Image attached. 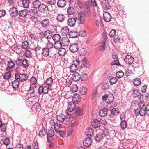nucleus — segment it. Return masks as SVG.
I'll return each mask as SVG.
<instances>
[{
  "instance_id": "1",
  "label": "nucleus",
  "mask_w": 149,
  "mask_h": 149,
  "mask_svg": "<svg viewBox=\"0 0 149 149\" xmlns=\"http://www.w3.org/2000/svg\"><path fill=\"white\" fill-rule=\"evenodd\" d=\"M140 110L137 109L135 110V113L136 115L139 114L141 116H145L147 113V111H149V103L146 104L144 108H140Z\"/></svg>"
},
{
  "instance_id": "25",
  "label": "nucleus",
  "mask_w": 149,
  "mask_h": 149,
  "mask_svg": "<svg viewBox=\"0 0 149 149\" xmlns=\"http://www.w3.org/2000/svg\"><path fill=\"white\" fill-rule=\"evenodd\" d=\"M49 89L46 87L40 86L38 89L39 93H47Z\"/></svg>"
},
{
  "instance_id": "36",
  "label": "nucleus",
  "mask_w": 149,
  "mask_h": 149,
  "mask_svg": "<svg viewBox=\"0 0 149 149\" xmlns=\"http://www.w3.org/2000/svg\"><path fill=\"white\" fill-rule=\"evenodd\" d=\"M77 68V65L75 64H73L70 66V71L72 72H74L76 71Z\"/></svg>"
},
{
  "instance_id": "49",
  "label": "nucleus",
  "mask_w": 149,
  "mask_h": 149,
  "mask_svg": "<svg viewBox=\"0 0 149 149\" xmlns=\"http://www.w3.org/2000/svg\"><path fill=\"white\" fill-rule=\"evenodd\" d=\"M79 54L81 56L85 55L86 54V50L83 48L80 49L79 51Z\"/></svg>"
},
{
  "instance_id": "23",
  "label": "nucleus",
  "mask_w": 149,
  "mask_h": 149,
  "mask_svg": "<svg viewBox=\"0 0 149 149\" xmlns=\"http://www.w3.org/2000/svg\"><path fill=\"white\" fill-rule=\"evenodd\" d=\"M74 110H75V111L74 114L75 115L74 116L76 117L77 116H80L82 114V111L80 107L78 106L76 107H75Z\"/></svg>"
},
{
  "instance_id": "2",
  "label": "nucleus",
  "mask_w": 149,
  "mask_h": 149,
  "mask_svg": "<svg viewBox=\"0 0 149 149\" xmlns=\"http://www.w3.org/2000/svg\"><path fill=\"white\" fill-rule=\"evenodd\" d=\"M28 76L27 74L25 73L19 74L16 73L15 75V78L16 79H18L21 82L25 81L28 79Z\"/></svg>"
},
{
  "instance_id": "32",
  "label": "nucleus",
  "mask_w": 149,
  "mask_h": 149,
  "mask_svg": "<svg viewBox=\"0 0 149 149\" xmlns=\"http://www.w3.org/2000/svg\"><path fill=\"white\" fill-rule=\"evenodd\" d=\"M44 37L47 39L50 38L52 35V32L49 31L48 30L45 31L44 34Z\"/></svg>"
},
{
  "instance_id": "35",
  "label": "nucleus",
  "mask_w": 149,
  "mask_h": 149,
  "mask_svg": "<svg viewBox=\"0 0 149 149\" xmlns=\"http://www.w3.org/2000/svg\"><path fill=\"white\" fill-rule=\"evenodd\" d=\"M62 46V44L61 42L60 41L56 42H55L54 45V47L57 49H60Z\"/></svg>"
},
{
  "instance_id": "21",
  "label": "nucleus",
  "mask_w": 149,
  "mask_h": 149,
  "mask_svg": "<svg viewBox=\"0 0 149 149\" xmlns=\"http://www.w3.org/2000/svg\"><path fill=\"white\" fill-rule=\"evenodd\" d=\"M61 33L63 36H66L69 33V29L68 27L63 28L61 31Z\"/></svg>"
},
{
  "instance_id": "34",
  "label": "nucleus",
  "mask_w": 149,
  "mask_h": 149,
  "mask_svg": "<svg viewBox=\"0 0 149 149\" xmlns=\"http://www.w3.org/2000/svg\"><path fill=\"white\" fill-rule=\"evenodd\" d=\"M18 79H16L12 82V86L14 88H17L19 85V82Z\"/></svg>"
},
{
  "instance_id": "37",
  "label": "nucleus",
  "mask_w": 149,
  "mask_h": 149,
  "mask_svg": "<svg viewBox=\"0 0 149 149\" xmlns=\"http://www.w3.org/2000/svg\"><path fill=\"white\" fill-rule=\"evenodd\" d=\"M52 38L55 42L60 41L61 36L58 34H55L53 36Z\"/></svg>"
},
{
  "instance_id": "30",
  "label": "nucleus",
  "mask_w": 149,
  "mask_h": 149,
  "mask_svg": "<svg viewBox=\"0 0 149 149\" xmlns=\"http://www.w3.org/2000/svg\"><path fill=\"white\" fill-rule=\"evenodd\" d=\"M66 119L65 116L64 115L61 114L57 116V119L60 123L63 122L65 119Z\"/></svg>"
},
{
  "instance_id": "29",
  "label": "nucleus",
  "mask_w": 149,
  "mask_h": 149,
  "mask_svg": "<svg viewBox=\"0 0 149 149\" xmlns=\"http://www.w3.org/2000/svg\"><path fill=\"white\" fill-rule=\"evenodd\" d=\"M114 96L113 94H109L107 95V103L110 104L113 101Z\"/></svg>"
},
{
  "instance_id": "64",
  "label": "nucleus",
  "mask_w": 149,
  "mask_h": 149,
  "mask_svg": "<svg viewBox=\"0 0 149 149\" xmlns=\"http://www.w3.org/2000/svg\"><path fill=\"white\" fill-rule=\"evenodd\" d=\"M24 54L26 57H29L31 55V53L30 50H26Z\"/></svg>"
},
{
  "instance_id": "54",
  "label": "nucleus",
  "mask_w": 149,
  "mask_h": 149,
  "mask_svg": "<svg viewBox=\"0 0 149 149\" xmlns=\"http://www.w3.org/2000/svg\"><path fill=\"white\" fill-rule=\"evenodd\" d=\"M121 127L122 129H125L127 127V124L126 122L124 120H123L121 121L120 123Z\"/></svg>"
},
{
  "instance_id": "58",
  "label": "nucleus",
  "mask_w": 149,
  "mask_h": 149,
  "mask_svg": "<svg viewBox=\"0 0 149 149\" xmlns=\"http://www.w3.org/2000/svg\"><path fill=\"white\" fill-rule=\"evenodd\" d=\"M133 83L135 85L138 86L141 84V80L139 78H136L134 79Z\"/></svg>"
},
{
  "instance_id": "57",
  "label": "nucleus",
  "mask_w": 149,
  "mask_h": 149,
  "mask_svg": "<svg viewBox=\"0 0 149 149\" xmlns=\"http://www.w3.org/2000/svg\"><path fill=\"white\" fill-rule=\"evenodd\" d=\"M137 104L139 108H144L146 104L143 101H141Z\"/></svg>"
},
{
  "instance_id": "15",
  "label": "nucleus",
  "mask_w": 149,
  "mask_h": 149,
  "mask_svg": "<svg viewBox=\"0 0 149 149\" xmlns=\"http://www.w3.org/2000/svg\"><path fill=\"white\" fill-rule=\"evenodd\" d=\"M10 15L12 17H16L18 14L17 10L15 7L11 8L10 10Z\"/></svg>"
},
{
  "instance_id": "16",
  "label": "nucleus",
  "mask_w": 149,
  "mask_h": 149,
  "mask_svg": "<svg viewBox=\"0 0 149 149\" xmlns=\"http://www.w3.org/2000/svg\"><path fill=\"white\" fill-rule=\"evenodd\" d=\"M76 20L74 18H69L67 21L68 25L70 27H73L74 26Z\"/></svg>"
},
{
  "instance_id": "26",
  "label": "nucleus",
  "mask_w": 149,
  "mask_h": 149,
  "mask_svg": "<svg viewBox=\"0 0 149 149\" xmlns=\"http://www.w3.org/2000/svg\"><path fill=\"white\" fill-rule=\"evenodd\" d=\"M61 42L63 46H67L69 44L70 41L68 38L64 37L62 38Z\"/></svg>"
},
{
  "instance_id": "56",
  "label": "nucleus",
  "mask_w": 149,
  "mask_h": 149,
  "mask_svg": "<svg viewBox=\"0 0 149 149\" xmlns=\"http://www.w3.org/2000/svg\"><path fill=\"white\" fill-rule=\"evenodd\" d=\"M109 84L108 82L103 83L102 85V88L104 90H106L109 88Z\"/></svg>"
},
{
  "instance_id": "19",
  "label": "nucleus",
  "mask_w": 149,
  "mask_h": 149,
  "mask_svg": "<svg viewBox=\"0 0 149 149\" xmlns=\"http://www.w3.org/2000/svg\"><path fill=\"white\" fill-rule=\"evenodd\" d=\"M49 51L48 48L45 47L42 49V55L43 56L47 57L49 55Z\"/></svg>"
},
{
  "instance_id": "7",
  "label": "nucleus",
  "mask_w": 149,
  "mask_h": 149,
  "mask_svg": "<svg viewBox=\"0 0 149 149\" xmlns=\"http://www.w3.org/2000/svg\"><path fill=\"white\" fill-rule=\"evenodd\" d=\"M101 5L102 8L104 10L109 9L111 7L109 3L107 1H102Z\"/></svg>"
},
{
  "instance_id": "46",
  "label": "nucleus",
  "mask_w": 149,
  "mask_h": 149,
  "mask_svg": "<svg viewBox=\"0 0 149 149\" xmlns=\"http://www.w3.org/2000/svg\"><path fill=\"white\" fill-rule=\"evenodd\" d=\"M22 4L24 8H27L29 6V1L28 0H23L22 1Z\"/></svg>"
},
{
  "instance_id": "62",
  "label": "nucleus",
  "mask_w": 149,
  "mask_h": 149,
  "mask_svg": "<svg viewBox=\"0 0 149 149\" xmlns=\"http://www.w3.org/2000/svg\"><path fill=\"white\" fill-rule=\"evenodd\" d=\"M87 89L86 87L82 86L80 89V93H86Z\"/></svg>"
},
{
  "instance_id": "13",
  "label": "nucleus",
  "mask_w": 149,
  "mask_h": 149,
  "mask_svg": "<svg viewBox=\"0 0 149 149\" xmlns=\"http://www.w3.org/2000/svg\"><path fill=\"white\" fill-rule=\"evenodd\" d=\"M73 102L78 103L81 101V98L79 94H74L72 97Z\"/></svg>"
},
{
  "instance_id": "53",
  "label": "nucleus",
  "mask_w": 149,
  "mask_h": 149,
  "mask_svg": "<svg viewBox=\"0 0 149 149\" xmlns=\"http://www.w3.org/2000/svg\"><path fill=\"white\" fill-rule=\"evenodd\" d=\"M124 75V73L122 71L118 72L116 74V77L118 78H120L123 77Z\"/></svg>"
},
{
  "instance_id": "14",
  "label": "nucleus",
  "mask_w": 149,
  "mask_h": 149,
  "mask_svg": "<svg viewBox=\"0 0 149 149\" xmlns=\"http://www.w3.org/2000/svg\"><path fill=\"white\" fill-rule=\"evenodd\" d=\"M91 124L93 127L98 128L100 126V121L97 119H95L92 121Z\"/></svg>"
},
{
  "instance_id": "22",
  "label": "nucleus",
  "mask_w": 149,
  "mask_h": 149,
  "mask_svg": "<svg viewBox=\"0 0 149 149\" xmlns=\"http://www.w3.org/2000/svg\"><path fill=\"white\" fill-rule=\"evenodd\" d=\"M108 109L107 108H103L99 112V114L100 116L104 117L106 116L108 112Z\"/></svg>"
},
{
  "instance_id": "38",
  "label": "nucleus",
  "mask_w": 149,
  "mask_h": 149,
  "mask_svg": "<svg viewBox=\"0 0 149 149\" xmlns=\"http://www.w3.org/2000/svg\"><path fill=\"white\" fill-rule=\"evenodd\" d=\"M93 133V130L91 128H88L87 129V132H86V135L88 136H92Z\"/></svg>"
},
{
  "instance_id": "12",
  "label": "nucleus",
  "mask_w": 149,
  "mask_h": 149,
  "mask_svg": "<svg viewBox=\"0 0 149 149\" xmlns=\"http://www.w3.org/2000/svg\"><path fill=\"white\" fill-rule=\"evenodd\" d=\"M78 49L77 44L75 43L71 45L69 48L70 50L72 53L76 52L78 51Z\"/></svg>"
},
{
  "instance_id": "51",
  "label": "nucleus",
  "mask_w": 149,
  "mask_h": 149,
  "mask_svg": "<svg viewBox=\"0 0 149 149\" xmlns=\"http://www.w3.org/2000/svg\"><path fill=\"white\" fill-rule=\"evenodd\" d=\"M7 65L9 68L12 69L15 66V64L13 61H10L8 62Z\"/></svg>"
},
{
  "instance_id": "18",
  "label": "nucleus",
  "mask_w": 149,
  "mask_h": 149,
  "mask_svg": "<svg viewBox=\"0 0 149 149\" xmlns=\"http://www.w3.org/2000/svg\"><path fill=\"white\" fill-rule=\"evenodd\" d=\"M50 22L48 19H46L42 20L41 24L42 27H43L47 28Z\"/></svg>"
},
{
  "instance_id": "59",
  "label": "nucleus",
  "mask_w": 149,
  "mask_h": 149,
  "mask_svg": "<svg viewBox=\"0 0 149 149\" xmlns=\"http://www.w3.org/2000/svg\"><path fill=\"white\" fill-rule=\"evenodd\" d=\"M30 89L28 91V92H29V93H36V91L38 90L36 88H35L33 87H31L30 86L29 87Z\"/></svg>"
},
{
  "instance_id": "10",
  "label": "nucleus",
  "mask_w": 149,
  "mask_h": 149,
  "mask_svg": "<svg viewBox=\"0 0 149 149\" xmlns=\"http://www.w3.org/2000/svg\"><path fill=\"white\" fill-rule=\"evenodd\" d=\"M124 61L127 64L130 65L133 63L134 59L131 56L127 55L125 57Z\"/></svg>"
},
{
  "instance_id": "52",
  "label": "nucleus",
  "mask_w": 149,
  "mask_h": 149,
  "mask_svg": "<svg viewBox=\"0 0 149 149\" xmlns=\"http://www.w3.org/2000/svg\"><path fill=\"white\" fill-rule=\"evenodd\" d=\"M78 88L77 85L74 84L70 87L71 91L72 92H75L78 90Z\"/></svg>"
},
{
  "instance_id": "9",
  "label": "nucleus",
  "mask_w": 149,
  "mask_h": 149,
  "mask_svg": "<svg viewBox=\"0 0 149 149\" xmlns=\"http://www.w3.org/2000/svg\"><path fill=\"white\" fill-rule=\"evenodd\" d=\"M76 105L75 103L73 102H69L67 108V110L70 112L74 110Z\"/></svg>"
},
{
  "instance_id": "55",
  "label": "nucleus",
  "mask_w": 149,
  "mask_h": 149,
  "mask_svg": "<svg viewBox=\"0 0 149 149\" xmlns=\"http://www.w3.org/2000/svg\"><path fill=\"white\" fill-rule=\"evenodd\" d=\"M118 81V79L116 77H113L110 79V82L111 85L116 83Z\"/></svg>"
},
{
  "instance_id": "11",
  "label": "nucleus",
  "mask_w": 149,
  "mask_h": 149,
  "mask_svg": "<svg viewBox=\"0 0 149 149\" xmlns=\"http://www.w3.org/2000/svg\"><path fill=\"white\" fill-rule=\"evenodd\" d=\"M103 18L106 22H109L111 20V17L109 13L105 12L103 14Z\"/></svg>"
},
{
  "instance_id": "61",
  "label": "nucleus",
  "mask_w": 149,
  "mask_h": 149,
  "mask_svg": "<svg viewBox=\"0 0 149 149\" xmlns=\"http://www.w3.org/2000/svg\"><path fill=\"white\" fill-rule=\"evenodd\" d=\"M11 77V74L9 72H6V73L3 76V78L4 79H9Z\"/></svg>"
},
{
  "instance_id": "27",
  "label": "nucleus",
  "mask_w": 149,
  "mask_h": 149,
  "mask_svg": "<svg viewBox=\"0 0 149 149\" xmlns=\"http://www.w3.org/2000/svg\"><path fill=\"white\" fill-rule=\"evenodd\" d=\"M19 15L22 17H25L28 15V11L26 9H24L19 11Z\"/></svg>"
},
{
  "instance_id": "40",
  "label": "nucleus",
  "mask_w": 149,
  "mask_h": 149,
  "mask_svg": "<svg viewBox=\"0 0 149 149\" xmlns=\"http://www.w3.org/2000/svg\"><path fill=\"white\" fill-rule=\"evenodd\" d=\"M66 53V50L64 48H61L58 51V54L60 56H63Z\"/></svg>"
},
{
  "instance_id": "17",
  "label": "nucleus",
  "mask_w": 149,
  "mask_h": 149,
  "mask_svg": "<svg viewBox=\"0 0 149 149\" xmlns=\"http://www.w3.org/2000/svg\"><path fill=\"white\" fill-rule=\"evenodd\" d=\"M54 135V130H49L48 131L47 134V140L49 142H50L52 140V137Z\"/></svg>"
},
{
  "instance_id": "44",
  "label": "nucleus",
  "mask_w": 149,
  "mask_h": 149,
  "mask_svg": "<svg viewBox=\"0 0 149 149\" xmlns=\"http://www.w3.org/2000/svg\"><path fill=\"white\" fill-rule=\"evenodd\" d=\"M65 18V17L64 15L59 14L58 15L57 19L58 22H62L64 21Z\"/></svg>"
},
{
  "instance_id": "50",
  "label": "nucleus",
  "mask_w": 149,
  "mask_h": 149,
  "mask_svg": "<svg viewBox=\"0 0 149 149\" xmlns=\"http://www.w3.org/2000/svg\"><path fill=\"white\" fill-rule=\"evenodd\" d=\"M53 82V80L52 78L49 77L47 78L45 81V84L48 85H50Z\"/></svg>"
},
{
  "instance_id": "20",
  "label": "nucleus",
  "mask_w": 149,
  "mask_h": 149,
  "mask_svg": "<svg viewBox=\"0 0 149 149\" xmlns=\"http://www.w3.org/2000/svg\"><path fill=\"white\" fill-rule=\"evenodd\" d=\"M81 77V76L78 73L75 72L74 74L72 76V80L75 81H77L79 80Z\"/></svg>"
},
{
  "instance_id": "31",
  "label": "nucleus",
  "mask_w": 149,
  "mask_h": 149,
  "mask_svg": "<svg viewBox=\"0 0 149 149\" xmlns=\"http://www.w3.org/2000/svg\"><path fill=\"white\" fill-rule=\"evenodd\" d=\"M66 1L65 0H59L57 3L58 6L60 7H64L66 4Z\"/></svg>"
},
{
  "instance_id": "45",
  "label": "nucleus",
  "mask_w": 149,
  "mask_h": 149,
  "mask_svg": "<svg viewBox=\"0 0 149 149\" xmlns=\"http://www.w3.org/2000/svg\"><path fill=\"white\" fill-rule=\"evenodd\" d=\"M111 114L113 116L118 115L120 112L118 110H116L115 108H113L111 111Z\"/></svg>"
},
{
  "instance_id": "24",
  "label": "nucleus",
  "mask_w": 149,
  "mask_h": 149,
  "mask_svg": "<svg viewBox=\"0 0 149 149\" xmlns=\"http://www.w3.org/2000/svg\"><path fill=\"white\" fill-rule=\"evenodd\" d=\"M41 106L38 103L35 104L32 107V109L35 112L39 111L40 109Z\"/></svg>"
},
{
  "instance_id": "8",
  "label": "nucleus",
  "mask_w": 149,
  "mask_h": 149,
  "mask_svg": "<svg viewBox=\"0 0 149 149\" xmlns=\"http://www.w3.org/2000/svg\"><path fill=\"white\" fill-rule=\"evenodd\" d=\"M39 10L42 13H46L48 9V6L44 4H41L39 7Z\"/></svg>"
},
{
  "instance_id": "3",
  "label": "nucleus",
  "mask_w": 149,
  "mask_h": 149,
  "mask_svg": "<svg viewBox=\"0 0 149 149\" xmlns=\"http://www.w3.org/2000/svg\"><path fill=\"white\" fill-rule=\"evenodd\" d=\"M75 19L79 22V24L83 23L85 21V18L84 16L82 15L80 13H77L74 16Z\"/></svg>"
},
{
  "instance_id": "60",
  "label": "nucleus",
  "mask_w": 149,
  "mask_h": 149,
  "mask_svg": "<svg viewBox=\"0 0 149 149\" xmlns=\"http://www.w3.org/2000/svg\"><path fill=\"white\" fill-rule=\"evenodd\" d=\"M22 46L24 49H27L28 47V43L27 41L23 42L22 43Z\"/></svg>"
},
{
  "instance_id": "47",
  "label": "nucleus",
  "mask_w": 149,
  "mask_h": 149,
  "mask_svg": "<svg viewBox=\"0 0 149 149\" xmlns=\"http://www.w3.org/2000/svg\"><path fill=\"white\" fill-rule=\"evenodd\" d=\"M22 64L24 67L27 68L29 66L28 60L26 59H24L22 61Z\"/></svg>"
},
{
  "instance_id": "4",
  "label": "nucleus",
  "mask_w": 149,
  "mask_h": 149,
  "mask_svg": "<svg viewBox=\"0 0 149 149\" xmlns=\"http://www.w3.org/2000/svg\"><path fill=\"white\" fill-rule=\"evenodd\" d=\"M38 12L36 9H31L29 11V15L31 18L33 19H35L36 18L38 15Z\"/></svg>"
},
{
  "instance_id": "42",
  "label": "nucleus",
  "mask_w": 149,
  "mask_h": 149,
  "mask_svg": "<svg viewBox=\"0 0 149 149\" xmlns=\"http://www.w3.org/2000/svg\"><path fill=\"white\" fill-rule=\"evenodd\" d=\"M68 14L69 15H72L74 12V10L73 7L71 6L69 7L67 10Z\"/></svg>"
},
{
  "instance_id": "5",
  "label": "nucleus",
  "mask_w": 149,
  "mask_h": 149,
  "mask_svg": "<svg viewBox=\"0 0 149 149\" xmlns=\"http://www.w3.org/2000/svg\"><path fill=\"white\" fill-rule=\"evenodd\" d=\"M92 139L89 137L86 138L83 142L84 146L87 147H89L92 145Z\"/></svg>"
},
{
  "instance_id": "33",
  "label": "nucleus",
  "mask_w": 149,
  "mask_h": 149,
  "mask_svg": "<svg viewBox=\"0 0 149 149\" xmlns=\"http://www.w3.org/2000/svg\"><path fill=\"white\" fill-rule=\"evenodd\" d=\"M81 62L82 64L84 67L86 68L89 67V62L86 58H83Z\"/></svg>"
},
{
  "instance_id": "39",
  "label": "nucleus",
  "mask_w": 149,
  "mask_h": 149,
  "mask_svg": "<svg viewBox=\"0 0 149 149\" xmlns=\"http://www.w3.org/2000/svg\"><path fill=\"white\" fill-rule=\"evenodd\" d=\"M41 3L40 1L38 0L34 1L33 3V5L34 8H39V7L40 6Z\"/></svg>"
},
{
  "instance_id": "63",
  "label": "nucleus",
  "mask_w": 149,
  "mask_h": 149,
  "mask_svg": "<svg viewBox=\"0 0 149 149\" xmlns=\"http://www.w3.org/2000/svg\"><path fill=\"white\" fill-rule=\"evenodd\" d=\"M88 78V77L87 74H84L82 76H81V79L82 81H85L87 80Z\"/></svg>"
},
{
  "instance_id": "48",
  "label": "nucleus",
  "mask_w": 149,
  "mask_h": 149,
  "mask_svg": "<svg viewBox=\"0 0 149 149\" xmlns=\"http://www.w3.org/2000/svg\"><path fill=\"white\" fill-rule=\"evenodd\" d=\"M77 36V33L74 31H70L69 33V36L70 38H76Z\"/></svg>"
},
{
  "instance_id": "41",
  "label": "nucleus",
  "mask_w": 149,
  "mask_h": 149,
  "mask_svg": "<svg viewBox=\"0 0 149 149\" xmlns=\"http://www.w3.org/2000/svg\"><path fill=\"white\" fill-rule=\"evenodd\" d=\"M54 128L56 132H58L59 129L61 127V125L58 123H56L54 124Z\"/></svg>"
},
{
  "instance_id": "28",
  "label": "nucleus",
  "mask_w": 149,
  "mask_h": 149,
  "mask_svg": "<svg viewBox=\"0 0 149 149\" xmlns=\"http://www.w3.org/2000/svg\"><path fill=\"white\" fill-rule=\"evenodd\" d=\"M47 130L44 127L42 128L39 132V136L41 137H42L47 134Z\"/></svg>"
},
{
  "instance_id": "43",
  "label": "nucleus",
  "mask_w": 149,
  "mask_h": 149,
  "mask_svg": "<svg viewBox=\"0 0 149 149\" xmlns=\"http://www.w3.org/2000/svg\"><path fill=\"white\" fill-rule=\"evenodd\" d=\"M105 49V45L104 42H102L99 46V50L102 52L104 51Z\"/></svg>"
},
{
  "instance_id": "6",
  "label": "nucleus",
  "mask_w": 149,
  "mask_h": 149,
  "mask_svg": "<svg viewBox=\"0 0 149 149\" xmlns=\"http://www.w3.org/2000/svg\"><path fill=\"white\" fill-rule=\"evenodd\" d=\"M104 134L103 131H102L101 132L97 134L95 137V140L99 142L101 141L103 139Z\"/></svg>"
}]
</instances>
